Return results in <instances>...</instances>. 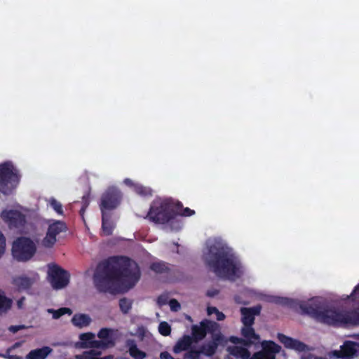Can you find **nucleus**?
<instances>
[{
  "label": "nucleus",
  "mask_w": 359,
  "mask_h": 359,
  "mask_svg": "<svg viewBox=\"0 0 359 359\" xmlns=\"http://www.w3.org/2000/svg\"><path fill=\"white\" fill-rule=\"evenodd\" d=\"M140 277L136 262L126 257H113L98 266L94 283L99 291L114 293L132 288Z\"/></svg>",
  "instance_id": "nucleus-1"
},
{
  "label": "nucleus",
  "mask_w": 359,
  "mask_h": 359,
  "mask_svg": "<svg viewBox=\"0 0 359 359\" xmlns=\"http://www.w3.org/2000/svg\"><path fill=\"white\" fill-rule=\"evenodd\" d=\"M208 252L204 255L205 263L219 277L236 280L245 273V268L238 257L224 241L210 240Z\"/></svg>",
  "instance_id": "nucleus-2"
},
{
  "label": "nucleus",
  "mask_w": 359,
  "mask_h": 359,
  "mask_svg": "<svg viewBox=\"0 0 359 359\" xmlns=\"http://www.w3.org/2000/svg\"><path fill=\"white\" fill-rule=\"evenodd\" d=\"M299 308L302 313L320 322L334 325H349L350 311L328 308L327 301L321 297L302 302Z\"/></svg>",
  "instance_id": "nucleus-3"
},
{
  "label": "nucleus",
  "mask_w": 359,
  "mask_h": 359,
  "mask_svg": "<svg viewBox=\"0 0 359 359\" xmlns=\"http://www.w3.org/2000/svg\"><path fill=\"white\" fill-rule=\"evenodd\" d=\"M175 204L170 199L158 198L153 201L147 218L158 224H166L172 231H178L182 222L176 218L178 212Z\"/></svg>",
  "instance_id": "nucleus-4"
},
{
  "label": "nucleus",
  "mask_w": 359,
  "mask_h": 359,
  "mask_svg": "<svg viewBox=\"0 0 359 359\" xmlns=\"http://www.w3.org/2000/svg\"><path fill=\"white\" fill-rule=\"evenodd\" d=\"M262 351L255 353L250 358V353L246 348L233 346L228 348L230 355L226 359H275V354L278 353L280 347L271 341H264L262 343Z\"/></svg>",
  "instance_id": "nucleus-5"
},
{
  "label": "nucleus",
  "mask_w": 359,
  "mask_h": 359,
  "mask_svg": "<svg viewBox=\"0 0 359 359\" xmlns=\"http://www.w3.org/2000/svg\"><path fill=\"white\" fill-rule=\"evenodd\" d=\"M11 252L14 259L20 262H26L34 256L36 252V245L29 238L20 237L13 241Z\"/></svg>",
  "instance_id": "nucleus-6"
},
{
  "label": "nucleus",
  "mask_w": 359,
  "mask_h": 359,
  "mask_svg": "<svg viewBox=\"0 0 359 359\" xmlns=\"http://www.w3.org/2000/svg\"><path fill=\"white\" fill-rule=\"evenodd\" d=\"M19 179L18 170L11 162L0 165V191L8 194L17 186Z\"/></svg>",
  "instance_id": "nucleus-7"
},
{
  "label": "nucleus",
  "mask_w": 359,
  "mask_h": 359,
  "mask_svg": "<svg viewBox=\"0 0 359 359\" xmlns=\"http://www.w3.org/2000/svg\"><path fill=\"white\" fill-rule=\"evenodd\" d=\"M118 207V199H114V202L110 203L107 197L104 198L100 204L102 212V229L101 234L102 236L111 235L115 227L116 222L114 220L111 210Z\"/></svg>",
  "instance_id": "nucleus-8"
},
{
  "label": "nucleus",
  "mask_w": 359,
  "mask_h": 359,
  "mask_svg": "<svg viewBox=\"0 0 359 359\" xmlns=\"http://www.w3.org/2000/svg\"><path fill=\"white\" fill-rule=\"evenodd\" d=\"M48 278L51 286L55 290L66 287L69 281V273L55 264H49Z\"/></svg>",
  "instance_id": "nucleus-9"
},
{
  "label": "nucleus",
  "mask_w": 359,
  "mask_h": 359,
  "mask_svg": "<svg viewBox=\"0 0 359 359\" xmlns=\"http://www.w3.org/2000/svg\"><path fill=\"white\" fill-rule=\"evenodd\" d=\"M67 227L64 222L59 220L49 221V225L46 237L42 241L43 246L51 248L57 241V235L65 231Z\"/></svg>",
  "instance_id": "nucleus-10"
},
{
  "label": "nucleus",
  "mask_w": 359,
  "mask_h": 359,
  "mask_svg": "<svg viewBox=\"0 0 359 359\" xmlns=\"http://www.w3.org/2000/svg\"><path fill=\"white\" fill-rule=\"evenodd\" d=\"M99 348L106 349L113 347L119 337L118 330L116 329L103 327L97 333Z\"/></svg>",
  "instance_id": "nucleus-11"
},
{
  "label": "nucleus",
  "mask_w": 359,
  "mask_h": 359,
  "mask_svg": "<svg viewBox=\"0 0 359 359\" xmlns=\"http://www.w3.org/2000/svg\"><path fill=\"white\" fill-rule=\"evenodd\" d=\"M330 356L337 358L348 357L353 358L359 355V343L351 341H346L340 346V350H335L330 353Z\"/></svg>",
  "instance_id": "nucleus-12"
},
{
  "label": "nucleus",
  "mask_w": 359,
  "mask_h": 359,
  "mask_svg": "<svg viewBox=\"0 0 359 359\" xmlns=\"http://www.w3.org/2000/svg\"><path fill=\"white\" fill-rule=\"evenodd\" d=\"M219 325L218 323L210 321L204 320L199 325H194L192 327L193 337L196 340H201L205 337L207 332H215L219 330Z\"/></svg>",
  "instance_id": "nucleus-13"
},
{
  "label": "nucleus",
  "mask_w": 359,
  "mask_h": 359,
  "mask_svg": "<svg viewBox=\"0 0 359 359\" xmlns=\"http://www.w3.org/2000/svg\"><path fill=\"white\" fill-rule=\"evenodd\" d=\"M39 279L38 273L32 272L26 275L15 277L13 284L18 290H25L30 288Z\"/></svg>",
  "instance_id": "nucleus-14"
},
{
  "label": "nucleus",
  "mask_w": 359,
  "mask_h": 359,
  "mask_svg": "<svg viewBox=\"0 0 359 359\" xmlns=\"http://www.w3.org/2000/svg\"><path fill=\"white\" fill-rule=\"evenodd\" d=\"M0 217L10 227L18 228L25 223L24 215L17 210H4Z\"/></svg>",
  "instance_id": "nucleus-15"
},
{
  "label": "nucleus",
  "mask_w": 359,
  "mask_h": 359,
  "mask_svg": "<svg viewBox=\"0 0 359 359\" xmlns=\"http://www.w3.org/2000/svg\"><path fill=\"white\" fill-rule=\"evenodd\" d=\"M79 347L82 348H99L98 340L95 339V334L92 332L83 333L79 335Z\"/></svg>",
  "instance_id": "nucleus-16"
},
{
  "label": "nucleus",
  "mask_w": 359,
  "mask_h": 359,
  "mask_svg": "<svg viewBox=\"0 0 359 359\" xmlns=\"http://www.w3.org/2000/svg\"><path fill=\"white\" fill-rule=\"evenodd\" d=\"M278 339L286 348L294 349L297 351H304L307 349V346L301 341L293 339L283 334H278Z\"/></svg>",
  "instance_id": "nucleus-17"
},
{
  "label": "nucleus",
  "mask_w": 359,
  "mask_h": 359,
  "mask_svg": "<svg viewBox=\"0 0 359 359\" xmlns=\"http://www.w3.org/2000/svg\"><path fill=\"white\" fill-rule=\"evenodd\" d=\"M259 312L260 307L259 306L252 308H241V321L243 325H252L254 323L255 316L259 315Z\"/></svg>",
  "instance_id": "nucleus-18"
},
{
  "label": "nucleus",
  "mask_w": 359,
  "mask_h": 359,
  "mask_svg": "<svg viewBox=\"0 0 359 359\" xmlns=\"http://www.w3.org/2000/svg\"><path fill=\"white\" fill-rule=\"evenodd\" d=\"M71 322L74 327L83 329L90 325L92 318L88 314L79 313L73 316Z\"/></svg>",
  "instance_id": "nucleus-19"
},
{
  "label": "nucleus",
  "mask_w": 359,
  "mask_h": 359,
  "mask_svg": "<svg viewBox=\"0 0 359 359\" xmlns=\"http://www.w3.org/2000/svg\"><path fill=\"white\" fill-rule=\"evenodd\" d=\"M222 340L221 334H215L213 340L206 344H205L200 350L201 353L210 356L213 355L217 348V346L220 341Z\"/></svg>",
  "instance_id": "nucleus-20"
},
{
  "label": "nucleus",
  "mask_w": 359,
  "mask_h": 359,
  "mask_svg": "<svg viewBox=\"0 0 359 359\" xmlns=\"http://www.w3.org/2000/svg\"><path fill=\"white\" fill-rule=\"evenodd\" d=\"M52 351L49 346L34 349L26 355V359H46Z\"/></svg>",
  "instance_id": "nucleus-21"
},
{
  "label": "nucleus",
  "mask_w": 359,
  "mask_h": 359,
  "mask_svg": "<svg viewBox=\"0 0 359 359\" xmlns=\"http://www.w3.org/2000/svg\"><path fill=\"white\" fill-rule=\"evenodd\" d=\"M252 325H243L241 330L243 336L249 341L250 344L255 343L259 339V335L255 334Z\"/></svg>",
  "instance_id": "nucleus-22"
},
{
  "label": "nucleus",
  "mask_w": 359,
  "mask_h": 359,
  "mask_svg": "<svg viewBox=\"0 0 359 359\" xmlns=\"http://www.w3.org/2000/svg\"><path fill=\"white\" fill-rule=\"evenodd\" d=\"M124 184L128 186H133L135 191L139 195L146 196L151 194V191L149 188L144 187L140 184H134L130 179H125Z\"/></svg>",
  "instance_id": "nucleus-23"
},
{
  "label": "nucleus",
  "mask_w": 359,
  "mask_h": 359,
  "mask_svg": "<svg viewBox=\"0 0 359 359\" xmlns=\"http://www.w3.org/2000/svg\"><path fill=\"white\" fill-rule=\"evenodd\" d=\"M121 192L116 189V188H110L102 196L101 203L102 202L104 198L107 197L110 203H113L114 199H118V205L121 203Z\"/></svg>",
  "instance_id": "nucleus-24"
},
{
  "label": "nucleus",
  "mask_w": 359,
  "mask_h": 359,
  "mask_svg": "<svg viewBox=\"0 0 359 359\" xmlns=\"http://www.w3.org/2000/svg\"><path fill=\"white\" fill-rule=\"evenodd\" d=\"M100 352L97 350H90L83 352L81 355H77L76 359H113L112 355H108L104 358H98Z\"/></svg>",
  "instance_id": "nucleus-25"
},
{
  "label": "nucleus",
  "mask_w": 359,
  "mask_h": 359,
  "mask_svg": "<svg viewBox=\"0 0 359 359\" xmlns=\"http://www.w3.org/2000/svg\"><path fill=\"white\" fill-rule=\"evenodd\" d=\"M191 341L192 339L189 336L184 337L182 339L179 340L176 345L174 346V352L178 353L187 349L191 345Z\"/></svg>",
  "instance_id": "nucleus-26"
},
{
  "label": "nucleus",
  "mask_w": 359,
  "mask_h": 359,
  "mask_svg": "<svg viewBox=\"0 0 359 359\" xmlns=\"http://www.w3.org/2000/svg\"><path fill=\"white\" fill-rule=\"evenodd\" d=\"M264 299L269 302H273L280 305L291 306L292 301L290 299L280 297L278 296L266 295Z\"/></svg>",
  "instance_id": "nucleus-27"
},
{
  "label": "nucleus",
  "mask_w": 359,
  "mask_h": 359,
  "mask_svg": "<svg viewBox=\"0 0 359 359\" xmlns=\"http://www.w3.org/2000/svg\"><path fill=\"white\" fill-rule=\"evenodd\" d=\"M128 346L130 355L135 359H144L146 357V353L140 351L133 341L129 342Z\"/></svg>",
  "instance_id": "nucleus-28"
},
{
  "label": "nucleus",
  "mask_w": 359,
  "mask_h": 359,
  "mask_svg": "<svg viewBox=\"0 0 359 359\" xmlns=\"http://www.w3.org/2000/svg\"><path fill=\"white\" fill-rule=\"evenodd\" d=\"M47 204L52 208L58 215H63L62 205L60 202L57 201L55 198L51 197L46 199Z\"/></svg>",
  "instance_id": "nucleus-29"
},
{
  "label": "nucleus",
  "mask_w": 359,
  "mask_h": 359,
  "mask_svg": "<svg viewBox=\"0 0 359 359\" xmlns=\"http://www.w3.org/2000/svg\"><path fill=\"white\" fill-rule=\"evenodd\" d=\"M48 313H51L53 315V318L58 319L60 317L65 314H72V310L69 308H60L57 310H54L53 309H48L47 310Z\"/></svg>",
  "instance_id": "nucleus-30"
},
{
  "label": "nucleus",
  "mask_w": 359,
  "mask_h": 359,
  "mask_svg": "<svg viewBox=\"0 0 359 359\" xmlns=\"http://www.w3.org/2000/svg\"><path fill=\"white\" fill-rule=\"evenodd\" d=\"M11 299L7 298L4 292L0 290V311H6L11 306Z\"/></svg>",
  "instance_id": "nucleus-31"
},
{
  "label": "nucleus",
  "mask_w": 359,
  "mask_h": 359,
  "mask_svg": "<svg viewBox=\"0 0 359 359\" xmlns=\"http://www.w3.org/2000/svg\"><path fill=\"white\" fill-rule=\"evenodd\" d=\"M119 307L123 313H128L131 309L132 301L126 298H122L119 301Z\"/></svg>",
  "instance_id": "nucleus-32"
},
{
  "label": "nucleus",
  "mask_w": 359,
  "mask_h": 359,
  "mask_svg": "<svg viewBox=\"0 0 359 359\" xmlns=\"http://www.w3.org/2000/svg\"><path fill=\"white\" fill-rule=\"evenodd\" d=\"M158 330L163 336H168L171 332V327L167 322L163 321L160 323Z\"/></svg>",
  "instance_id": "nucleus-33"
},
{
  "label": "nucleus",
  "mask_w": 359,
  "mask_h": 359,
  "mask_svg": "<svg viewBox=\"0 0 359 359\" xmlns=\"http://www.w3.org/2000/svg\"><path fill=\"white\" fill-rule=\"evenodd\" d=\"M207 313L209 316L215 314L217 320H223L225 318V315L214 306L208 307Z\"/></svg>",
  "instance_id": "nucleus-34"
},
{
  "label": "nucleus",
  "mask_w": 359,
  "mask_h": 359,
  "mask_svg": "<svg viewBox=\"0 0 359 359\" xmlns=\"http://www.w3.org/2000/svg\"><path fill=\"white\" fill-rule=\"evenodd\" d=\"M168 267L163 262H154L151 265V269L156 273H163L167 270Z\"/></svg>",
  "instance_id": "nucleus-35"
},
{
  "label": "nucleus",
  "mask_w": 359,
  "mask_h": 359,
  "mask_svg": "<svg viewBox=\"0 0 359 359\" xmlns=\"http://www.w3.org/2000/svg\"><path fill=\"white\" fill-rule=\"evenodd\" d=\"M359 324V308L350 311L349 325Z\"/></svg>",
  "instance_id": "nucleus-36"
},
{
  "label": "nucleus",
  "mask_w": 359,
  "mask_h": 359,
  "mask_svg": "<svg viewBox=\"0 0 359 359\" xmlns=\"http://www.w3.org/2000/svg\"><path fill=\"white\" fill-rule=\"evenodd\" d=\"M176 205V210L178 212V213L176 215V218H178L179 215L182 216H191L194 214V211L189 209V208H184L182 212L180 210V204L175 205Z\"/></svg>",
  "instance_id": "nucleus-37"
},
{
  "label": "nucleus",
  "mask_w": 359,
  "mask_h": 359,
  "mask_svg": "<svg viewBox=\"0 0 359 359\" xmlns=\"http://www.w3.org/2000/svg\"><path fill=\"white\" fill-rule=\"evenodd\" d=\"M346 299H351L352 301L359 304V283L355 287L353 292Z\"/></svg>",
  "instance_id": "nucleus-38"
},
{
  "label": "nucleus",
  "mask_w": 359,
  "mask_h": 359,
  "mask_svg": "<svg viewBox=\"0 0 359 359\" xmlns=\"http://www.w3.org/2000/svg\"><path fill=\"white\" fill-rule=\"evenodd\" d=\"M201 353V351L191 350L184 355V359H199Z\"/></svg>",
  "instance_id": "nucleus-39"
},
{
  "label": "nucleus",
  "mask_w": 359,
  "mask_h": 359,
  "mask_svg": "<svg viewBox=\"0 0 359 359\" xmlns=\"http://www.w3.org/2000/svg\"><path fill=\"white\" fill-rule=\"evenodd\" d=\"M168 304L172 311H178L181 308L180 304L175 299L170 300Z\"/></svg>",
  "instance_id": "nucleus-40"
},
{
  "label": "nucleus",
  "mask_w": 359,
  "mask_h": 359,
  "mask_svg": "<svg viewBox=\"0 0 359 359\" xmlns=\"http://www.w3.org/2000/svg\"><path fill=\"white\" fill-rule=\"evenodd\" d=\"M6 248V239L3 233L0 231V257L4 253Z\"/></svg>",
  "instance_id": "nucleus-41"
},
{
  "label": "nucleus",
  "mask_w": 359,
  "mask_h": 359,
  "mask_svg": "<svg viewBox=\"0 0 359 359\" xmlns=\"http://www.w3.org/2000/svg\"><path fill=\"white\" fill-rule=\"evenodd\" d=\"M168 302V297L165 295H161L157 299V303L159 306L165 305Z\"/></svg>",
  "instance_id": "nucleus-42"
},
{
  "label": "nucleus",
  "mask_w": 359,
  "mask_h": 359,
  "mask_svg": "<svg viewBox=\"0 0 359 359\" xmlns=\"http://www.w3.org/2000/svg\"><path fill=\"white\" fill-rule=\"evenodd\" d=\"M23 328H25V326L23 325H12L9 327V330L13 333H15Z\"/></svg>",
  "instance_id": "nucleus-43"
},
{
  "label": "nucleus",
  "mask_w": 359,
  "mask_h": 359,
  "mask_svg": "<svg viewBox=\"0 0 359 359\" xmlns=\"http://www.w3.org/2000/svg\"><path fill=\"white\" fill-rule=\"evenodd\" d=\"M13 350V347H10L6 350V353L4 354H0V357L4 358L6 359H11L10 357H11L13 355H11V352Z\"/></svg>",
  "instance_id": "nucleus-44"
},
{
  "label": "nucleus",
  "mask_w": 359,
  "mask_h": 359,
  "mask_svg": "<svg viewBox=\"0 0 359 359\" xmlns=\"http://www.w3.org/2000/svg\"><path fill=\"white\" fill-rule=\"evenodd\" d=\"M161 359H175L169 353L162 352L160 354Z\"/></svg>",
  "instance_id": "nucleus-45"
},
{
  "label": "nucleus",
  "mask_w": 359,
  "mask_h": 359,
  "mask_svg": "<svg viewBox=\"0 0 359 359\" xmlns=\"http://www.w3.org/2000/svg\"><path fill=\"white\" fill-rule=\"evenodd\" d=\"M138 333L140 334H141L142 336V337H147L149 334V332H147L146 330H144V328H140L138 330Z\"/></svg>",
  "instance_id": "nucleus-46"
},
{
  "label": "nucleus",
  "mask_w": 359,
  "mask_h": 359,
  "mask_svg": "<svg viewBox=\"0 0 359 359\" xmlns=\"http://www.w3.org/2000/svg\"><path fill=\"white\" fill-rule=\"evenodd\" d=\"M316 357H314L312 354L310 353H304L302 355V359H314Z\"/></svg>",
  "instance_id": "nucleus-47"
},
{
  "label": "nucleus",
  "mask_w": 359,
  "mask_h": 359,
  "mask_svg": "<svg viewBox=\"0 0 359 359\" xmlns=\"http://www.w3.org/2000/svg\"><path fill=\"white\" fill-rule=\"evenodd\" d=\"M24 300H25V298L22 297V298H21L20 299H19L18 301L17 306H18V309H22L23 308Z\"/></svg>",
  "instance_id": "nucleus-48"
},
{
  "label": "nucleus",
  "mask_w": 359,
  "mask_h": 359,
  "mask_svg": "<svg viewBox=\"0 0 359 359\" xmlns=\"http://www.w3.org/2000/svg\"><path fill=\"white\" fill-rule=\"evenodd\" d=\"M88 203H85L84 205H83L81 210V214L83 215L88 206Z\"/></svg>",
  "instance_id": "nucleus-49"
},
{
  "label": "nucleus",
  "mask_w": 359,
  "mask_h": 359,
  "mask_svg": "<svg viewBox=\"0 0 359 359\" xmlns=\"http://www.w3.org/2000/svg\"><path fill=\"white\" fill-rule=\"evenodd\" d=\"M230 341L234 344L240 341V339L237 337H231L230 338Z\"/></svg>",
  "instance_id": "nucleus-50"
},
{
  "label": "nucleus",
  "mask_w": 359,
  "mask_h": 359,
  "mask_svg": "<svg viewBox=\"0 0 359 359\" xmlns=\"http://www.w3.org/2000/svg\"><path fill=\"white\" fill-rule=\"evenodd\" d=\"M19 346L18 343H16L14 346H13V349H14L15 347H18Z\"/></svg>",
  "instance_id": "nucleus-51"
},
{
  "label": "nucleus",
  "mask_w": 359,
  "mask_h": 359,
  "mask_svg": "<svg viewBox=\"0 0 359 359\" xmlns=\"http://www.w3.org/2000/svg\"><path fill=\"white\" fill-rule=\"evenodd\" d=\"M314 359H325V358H321V357H316Z\"/></svg>",
  "instance_id": "nucleus-52"
}]
</instances>
